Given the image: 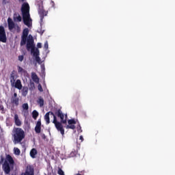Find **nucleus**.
Here are the masks:
<instances>
[{"label":"nucleus","mask_w":175,"mask_h":175,"mask_svg":"<svg viewBox=\"0 0 175 175\" xmlns=\"http://www.w3.org/2000/svg\"><path fill=\"white\" fill-rule=\"evenodd\" d=\"M29 34V29L28 28H25L23 29L20 44L21 46H25L27 51H31V54H33V57H36V61L38 64H40L41 59L39 57V49L35 47V42L33 40V37Z\"/></svg>","instance_id":"obj_1"},{"label":"nucleus","mask_w":175,"mask_h":175,"mask_svg":"<svg viewBox=\"0 0 175 175\" xmlns=\"http://www.w3.org/2000/svg\"><path fill=\"white\" fill-rule=\"evenodd\" d=\"M21 12L23 16V20L25 25L27 27H31V15L29 14V4L28 3H24L21 7Z\"/></svg>","instance_id":"obj_2"},{"label":"nucleus","mask_w":175,"mask_h":175,"mask_svg":"<svg viewBox=\"0 0 175 175\" xmlns=\"http://www.w3.org/2000/svg\"><path fill=\"white\" fill-rule=\"evenodd\" d=\"M12 136L14 137V144H17L23 142L24 137H25V132L21 128H14L12 131Z\"/></svg>","instance_id":"obj_3"},{"label":"nucleus","mask_w":175,"mask_h":175,"mask_svg":"<svg viewBox=\"0 0 175 175\" xmlns=\"http://www.w3.org/2000/svg\"><path fill=\"white\" fill-rule=\"evenodd\" d=\"M76 125H77V129L79 132V133H81L83 132V130H81V126H80V123L77 120L71 119L68 120V124L66 126V129H76Z\"/></svg>","instance_id":"obj_4"},{"label":"nucleus","mask_w":175,"mask_h":175,"mask_svg":"<svg viewBox=\"0 0 175 175\" xmlns=\"http://www.w3.org/2000/svg\"><path fill=\"white\" fill-rule=\"evenodd\" d=\"M37 5L38 6V12L40 17V21H43V18H44V16H47V12L44 10L43 8V1H40V3H37Z\"/></svg>","instance_id":"obj_5"},{"label":"nucleus","mask_w":175,"mask_h":175,"mask_svg":"<svg viewBox=\"0 0 175 175\" xmlns=\"http://www.w3.org/2000/svg\"><path fill=\"white\" fill-rule=\"evenodd\" d=\"M53 123L55 124V128L58 131V132H60L61 135L64 136L65 135V129H64V126H62V124L61 122L57 121V118H55V116H53Z\"/></svg>","instance_id":"obj_6"},{"label":"nucleus","mask_w":175,"mask_h":175,"mask_svg":"<svg viewBox=\"0 0 175 175\" xmlns=\"http://www.w3.org/2000/svg\"><path fill=\"white\" fill-rule=\"evenodd\" d=\"M7 41L8 38L6 37L5 27H3V26H0V42H2V43H6Z\"/></svg>","instance_id":"obj_7"},{"label":"nucleus","mask_w":175,"mask_h":175,"mask_svg":"<svg viewBox=\"0 0 175 175\" xmlns=\"http://www.w3.org/2000/svg\"><path fill=\"white\" fill-rule=\"evenodd\" d=\"M56 115L59 118H60L62 124H66V120L68 118V115L66 113H62V111L58 110L56 112Z\"/></svg>","instance_id":"obj_8"},{"label":"nucleus","mask_w":175,"mask_h":175,"mask_svg":"<svg viewBox=\"0 0 175 175\" xmlns=\"http://www.w3.org/2000/svg\"><path fill=\"white\" fill-rule=\"evenodd\" d=\"M11 103L14 106H18L20 103V98L17 96V93H14L13 96L11 97Z\"/></svg>","instance_id":"obj_9"},{"label":"nucleus","mask_w":175,"mask_h":175,"mask_svg":"<svg viewBox=\"0 0 175 175\" xmlns=\"http://www.w3.org/2000/svg\"><path fill=\"white\" fill-rule=\"evenodd\" d=\"M4 163H6L7 165H10V166H13V165L14 164V160H13V158L8 154L6 156Z\"/></svg>","instance_id":"obj_10"},{"label":"nucleus","mask_w":175,"mask_h":175,"mask_svg":"<svg viewBox=\"0 0 175 175\" xmlns=\"http://www.w3.org/2000/svg\"><path fill=\"white\" fill-rule=\"evenodd\" d=\"M12 87H15L17 90L23 89V84L21 83V80L17 79L15 82H14V85H11Z\"/></svg>","instance_id":"obj_11"},{"label":"nucleus","mask_w":175,"mask_h":175,"mask_svg":"<svg viewBox=\"0 0 175 175\" xmlns=\"http://www.w3.org/2000/svg\"><path fill=\"white\" fill-rule=\"evenodd\" d=\"M13 20L15 21V23H20L23 20V18H21V16L18 12L14 13L13 16Z\"/></svg>","instance_id":"obj_12"},{"label":"nucleus","mask_w":175,"mask_h":175,"mask_svg":"<svg viewBox=\"0 0 175 175\" xmlns=\"http://www.w3.org/2000/svg\"><path fill=\"white\" fill-rule=\"evenodd\" d=\"M8 29H10V31L14 29V27L16 26V25L14 24V22H13L12 18H8Z\"/></svg>","instance_id":"obj_13"},{"label":"nucleus","mask_w":175,"mask_h":175,"mask_svg":"<svg viewBox=\"0 0 175 175\" xmlns=\"http://www.w3.org/2000/svg\"><path fill=\"white\" fill-rule=\"evenodd\" d=\"M10 166H12V165H10L5 163H3V170L4 172L5 173V174H9V173H10Z\"/></svg>","instance_id":"obj_14"},{"label":"nucleus","mask_w":175,"mask_h":175,"mask_svg":"<svg viewBox=\"0 0 175 175\" xmlns=\"http://www.w3.org/2000/svg\"><path fill=\"white\" fill-rule=\"evenodd\" d=\"M21 175H33V168L31 167V165H28L27 167V170L25 174H22Z\"/></svg>","instance_id":"obj_15"},{"label":"nucleus","mask_w":175,"mask_h":175,"mask_svg":"<svg viewBox=\"0 0 175 175\" xmlns=\"http://www.w3.org/2000/svg\"><path fill=\"white\" fill-rule=\"evenodd\" d=\"M41 126H42V122L40 121V120H39L37 122L36 127H35V131H36V133H40Z\"/></svg>","instance_id":"obj_16"},{"label":"nucleus","mask_w":175,"mask_h":175,"mask_svg":"<svg viewBox=\"0 0 175 175\" xmlns=\"http://www.w3.org/2000/svg\"><path fill=\"white\" fill-rule=\"evenodd\" d=\"M36 155H38V150L36 148H32L30 150V157L33 158V159H35V158H36Z\"/></svg>","instance_id":"obj_17"},{"label":"nucleus","mask_w":175,"mask_h":175,"mask_svg":"<svg viewBox=\"0 0 175 175\" xmlns=\"http://www.w3.org/2000/svg\"><path fill=\"white\" fill-rule=\"evenodd\" d=\"M11 85H14V82H16V75H14V72H12L10 77Z\"/></svg>","instance_id":"obj_18"},{"label":"nucleus","mask_w":175,"mask_h":175,"mask_svg":"<svg viewBox=\"0 0 175 175\" xmlns=\"http://www.w3.org/2000/svg\"><path fill=\"white\" fill-rule=\"evenodd\" d=\"M31 79L34 83H39V77L36 75V72H32L31 73Z\"/></svg>","instance_id":"obj_19"},{"label":"nucleus","mask_w":175,"mask_h":175,"mask_svg":"<svg viewBox=\"0 0 175 175\" xmlns=\"http://www.w3.org/2000/svg\"><path fill=\"white\" fill-rule=\"evenodd\" d=\"M14 121L17 126H21V121L20 120V119H18V116L17 114L14 115Z\"/></svg>","instance_id":"obj_20"},{"label":"nucleus","mask_w":175,"mask_h":175,"mask_svg":"<svg viewBox=\"0 0 175 175\" xmlns=\"http://www.w3.org/2000/svg\"><path fill=\"white\" fill-rule=\"evenodd\" d=\"M21 92L23 96H26L27 95H28V87L24 86L22 89Z\"/></svg>","instance_id":"obj_21"},{"label":"nucleus","mask_w":175,"mask_h":175,"mask_svg":"<svg viewBox=\"0 0 175 175\" xmlns=\"http://www.w3.org/2000/svg\"><path fill=\"white\" fill-rule=\"evenodd\" d=\"M44 120L47 124H50V112H48L45 114Z\"/></svg>","instance_id":"obj_22"},{"label":"nucleus","mask_w":175,"mask_h":175,"mask_svg":"<svg viewBox=\"0 0 175 175\" xmlns=\"http://www.w3.org/2000/svg\"><path fill=\"white\" fill-rule=\"evenodd\" d=\"M17 68L18 73H27V70H24L21 66H18Z\"/></svg>","instance_id":"obj_23"},{"label":"nucleus","mask_w":175,"mask_h":175,"mask_svg":"<svg viewBox=\"0 0 175 175\" xmlns=\"http://www.w3.org/2000/svg\"><path fill=\"white\" fill-rule=\"evenodd\" d=\"M38 105H40V107H42V106L44 105V100L42 98H39L38 100Z\"/></svg>","instance_id":"obj_24"},{"label":"nucleus","mask_w":175,"mask_h":175,"mask_svg":"<svg viewBox=\"0 0 175 175\" xmlns=\"http://www.w3.org/2000/svg\"><path fill=\"white\" fill-rule=\"evenodd\" d=\"M14 155H20L21 154V151L18 148H14Z\"/></svg>","instance_id":"obj_25"},{"label":"nucleus","mask_w":175,"mask_h":175,"mask_svg":"<svg viewBox=\"0 0 175 175\" xmlns=\"http://www.w3.org/2000/svg\"><path fill=\"white\" fill-rule=\"evenodd\" d=\"M29 90H30V91H33V90H35V83L30 82L29 86Z\"/></svg>","instance_id":"obj_26"},{"label":"nucleus","mask_w":175,"mask_h":175,"mask_svg":"<svg viewBox=\"0 0 175 175\" xmlns=\"http://www.w3.org/2000/svg\"><path fill=\"white\" fill-rule=\"evenodd\" d=\"M32 116H33V118H34V120H36V118H38V116H39V113H38V111H33L32 113Z\"/></svg>","instance_id":"obj_27"},{"label":"nucleus","mask_w":175,"mask_h":175,"mask_svg":"<svg viewBox=\"0 0 175 175\" xmlns=\"http://www.w3.org/2000/svg\"><path fill=\"white\" fill-rule=\"evenodd\" d=\"M22 107L23 110H28V109H29V106L28 105V103L23 104Z\"/></svg>","instance_id":"obj_28"},{"label":"nucleus","mask_w":175,"mask_h":175,"mask_svg":"<svg viewBox=\"0 0 175 175\" xmlns=\"http://www.w3.org/2000/svg\"><path fill=\"white\" fill-rule=\"evenodd\" d=\"M57 173L59 175H65V172L61 168L58 169Z\"/></svg>","instance_id":"obj_29"},{"label":"nucleus","mask_w":175,"mask_h":175,"mask_svg":"<svg viewBox=\"0 0 175 175\" xmlns=\"http://www.w3.org/2000/svg\"><path fill=\"white\" fill-rule=\"evenodd\" d=\"M44 47L46 50H47L49 49V42L46 41L44 42Z\"/></svg>","instance_id":"obj_30"},{"label":"nucleus","mask_w":175,"mask_h":175,"mask_svg":"<svg viewBox=\"0 0 175 175\" xmlns=\"http://www.w3.org/2000/svg\"><path fill=\"white\" fill-rule=\"evenodd\" d=\"M18 61H20L21 62H23V61H24V55H19Z\"/></svg>","instance_id":"obj_31"},{"label":"nucleus","mask_w":175,"mask_h":175,"mask_svg":"<svg viewBox=\"0 0 175 175\" xmlns=\"http://www.w3.org/2000/svg\"><path fill=\"white\" fill-rule=\"evenodd\" d=\"M38 88L40 92H43V88H42V85L39 84Z\"/></svg>","instance_id":"obj_32"},{"label":"nucleus","mask_w":175,"mask_h":175,"mask_svg":"<svg viewBox=\"0 0 175 175\" xmlns=\"http://www.w3.org/2000/svg\"><path fill=\"white\" fill-rule=\"evenodd\" d=\"M37 47H38V49H42V43L38 42V43L37 44Z\"/></svg>","instance_id":"obj_33"},{"label":"nucleus","mask_w":175,"mask_h":175,"mask_svg":"<svg viewBox=\"0 0 175 175\" xmlns=\"http://www.w3.org/2000/svg\"><path fill=\"white\" fill-rule=\"evenodd\" d=\"M3 5H6L8 3V0H2Z\"/></svg>","instance_id":"obj_34"},{"label":"nucleus","mask_w":175,"mask_h":175,"mask_svg":"<svg viewBox=\"0 0 175 175\" xmlns=\"http://www.w3.org/2000/svg\"><path fill=\"white\" fill-rule=\"evenodd\" d=\"M51 3H52V7L55 8V3H54V1H52Z\"/></svg>","instance_id":"obj_35"},{"label":"nucleus","mask_w":175,"mask_h":175,"mask_svg":"<svg viewBox=\"0 0 175 175\" xmlns=\"http://www.w3.org/2000/svg\"><path fill=\"white\" fill-rule=\"evenodd\" d=\"M79 139L81 140V142L84 140V139L83 138V135L80 136Z\"/></svg>","instance_id":"obj_36"},{"label":"nucleus","mask_w":175,"mask_h":175,"mask_svg":"<svg viewBox=\"0 0 175 175\" xmlns=\"http://www.w3.org/2000/svg\"><path fill=\"white\" fill-rule=\"evenodd\" d=\"M44 31H41V35H43Z\"/></svg>","instance_id":"obj_37"},{"label":"nucleus","mask_w":175,"mask_h":175,"mask_svg":"<svg viewBox=\"0 0 175 175\" xmlns=\"http://www.w3.org/2000/svg\"><path fill=\"white\" fill-rule=\"evenodd\" d=\"M25 0H21V2H24Z\"/></svg>","instance_id":"obj_38"},{"label":"nucleus","mask_w":175,"mask_h":175,"mask_svg":"<svg viewBox=\"0 0 175 175\" xmlns=\"http://www.w3.org/2000/svg\"><path fill=\"white\" fill-rule=\"evenodd\" d=\"M0 110H3V107H2V108H0Z\"/></svg>","instance_id":"obj_39"},{"label":"nucleus","mask_w":175,"mask_h":175,"mask_svg":"<svg viewBox=\"0 0 175 175\" xmlns=\"http://www.w3.org/2000/svg\"><path fill=\"white\" fill-rule=\"evenodd\" d=\"M50 114H51V116H54V115H53V113L51 112H50Z\"/></svg>","instance_id":"obj_40"},{"label":"nucleus","mask_w":175,"mask_h":175,"mask_svg":"<svg viewBox=\"0 0 175 175\" xmlns=\"http://www.w3.org/2000/svg\"><path fill=\"white\" fill-rule=\"evenodd\" d=\"M19 1V2H21V0H18Z\"/></svg>","instance_id":"obj_41"}]
</instances>
